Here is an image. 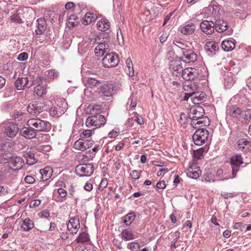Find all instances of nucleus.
<instances>
[{"label":"nucleus","instance_id":"obj_3","mask_svg":"<svg viewBox=\"0 0 251 251\" xmlns=\"http://www.w3.org/2000/svg\"><path fill=\"white\" fill-rule=\"evenodd\" d=\"M197 87L194 83L191 82L185 83L183 85V89L186 91H188L189 89H192L193 95L191 98V101L195 104H199L204 102L206 100L205 94L202 92L196 91Z\"/></svg>","mask_w":251,"mask_h":251},{"label":"nucleus","instance_id":"obj_43","mask_svg":"<svg viewBox=\"0 0 251 251\" xmlns=\"http://www.w3.org/2000/svg\"><path fill=\"white\" fill-rule=\"evenodd\" d=\"M12 157L9 153L2 154L0 156V162L1 163H6L10 162V161Z\"/></svg>","mask_w":251,"mask_h":251},{"label":"nucleus","instance_id":"obj_56","mask_svg":"<svg viewBox=\"0 0 251 251\" xmlns=\"http://www.w3.org/2000/svg\"><path fill=\"white\" fill-rule=\"evenodd\" d=\"M119 133V131L113 130L108 133V137L110 138H115L118 135Z\"/></svg>","mask_w":251,"mask_h":251},{"label":"nucleus","instance_id":"obj_22","mask_svg":"<svg viewBox=\"0 0 251 251\" xmlns=\"http://www.w3.org/2000/svg\"><path fill=\"white\" fill-rule=\"evenodd\" d=\"M82 81L85 86L90 88L96 87L101 83L98 77H83Z\"/></svg>","mask_w":251,"mask_h":251},{"label":"nucleus","instance_id":"obj_58","mask_svg":"<svg viewBox=\"0 0 251 251\" xmlns=\"http://www.w3.org/2000/svg\"><path fill=\"white\" fill-rule=\"evenodd\" d=\"M94 142L91 140H84V144H86L85 147H86V150L91 148L93 145Z\"/></svg>","mask_w":251,"mask_h":251},{"label":"nucleus","instance_id":"obj_40","mask_svg":"<svg viewBox=\"0 0 251 251\" xmlns=\"http://www.w3.org/2000/svg\"><path fill=\"white\" fill-rule=\"evenodd\" d=\"M95 17L91 13H87L82 19V23L84 25H87L95 21Z\"/></svg>","mask_w":251,"mask_h":251},{"label":"nucleus","instance_id":"obj_60","mask_svg":"<svg viewBox=\"0 0 251 251\" xmlns=\"http://www.w3.org/2000/svg\"><path fill=\"white\" fill-rule=\"evenodd\" d=\"M5 145L4 141L2 139H0V153L5 151L6 148Z\"/></svg>","mask_w":251,"mask_h":251},{"label":"nucleus","instance_id":"obj_5","mask_svg":"<svg viewBox=\"0 0 251 251\" xmlns=\"http://www.w3.org/2000/svg\"><path fill=\"white\" fill-rule=\"evenodd\" d=\"M27 125L30 127H32L36 131H45L49 129L50 123L40 119H30L27 122Z\"/></svg>","mask_w":251,"mask_h":251},{"label":"nucleus","instance_id":"obj_10","mask_svg":"<svg viewBox=\"0 0 251 251\" xmlns=\"http://www.w3.org/2000/svg\"><path fill=\"white\" fill-rule=\"evenodd\" d=\"M44 106V103L39 101H34L28 105L27 111L33 116L36 115L43 111Z\"/></svg>","mask_w":251,"mask_h":251},{"label":"nucleus","instance_id":"obj_57","mask_svg":"<svg viewBox=\"0 0 251 251\" xmlns=\"http://www.w3.org/2000/svg\"><path fill=\"white\" fill-rule=\"evenodd\" d=\"M84 188L87 191H90L93 189V185L89 182H86L84 186Z\"/></svg>","mask_w":251,"mask_h":251},{"label":"nucleus","instance_id":"obj_46","mask_svg":"<svg viewBox=\"0 0 251 251\" xmlns=\"http://www.w3.org/2000/svg\"><path fill=\"white\" fill-rule=\"evenodd\" d=\"M96 71H93L91 69H88L86 70L83 69L82 71V75L83 76H88V75H97L95 74Z\"/></svg>","mask_w":251,"mask_h":251},{"label":"nucleus","instance_id":"obj_42","mask_svg":"<svg viewBox=\"0 0 251 251\" xmlns=\"http://www.w3.org/2000/svg\"><path fill=\"white\" fill-rule=\"evenodd\" d=\"M89 235L85 232L81 233L76 239V242L78 243H86L89 241Z\"/></svg>","mask_w":251,"mask_h":251},{"label":"nucleus","instance_id":"obj_59","mask_svg":"<svg viewBox=\"0 0 251 251\" xmlns=\"http://www.w3.org/2000/svg\"><path fill=\"white\" fill-rule=\"evenodd\" d=\"M120 36L119 35V32L118 31L117 33V39H118V42L120 44H123V43H124L123 37V35L122 34L121 31L120 30Z\"/></svg>","mask_w":251,"mask_h":251},{"label":"nucleus","instance_id":"obj_35","mask_svg":"<svg viewBox=\"0 0 251 251\" xmlns=\"http://www.w3.org/2000/svg\"><path fill=\"white\" fill-rule=\"evenodd\" d=\"M187 176L191 178L196 179L200 176L199 170H194L193 167L190 166L187 169Z\"/></svg>","mask_w":251,"mask_h":251},{"label":"nucleus","instance_id":"obj_9","mask_svg":"<svg viewBox=\"0 0 251 251\" xmlns=\"http://www.w3.org/2000/svg\"><path fill=\"white\" fill-rule=\"evenodd\" d=\"M230 164L232 166V174L233 178L236 177V174L239 170V166L243 163V158L240 154H234L230 159Z\"/></svg>","mask_w":251,"mask_h":251},{"label":"nucleus","instance_id":"obj_54","mask_svg":"<svg viewBox=\"0 0 251 251\" xmlns=\"http://www.w3.org/2000/svg\"><path fill=\"white\" fill-rule=\"evenodd\" d=\"M189 92L185 93V95L184 96L183 99L185 100H188V99L191 98V99L193 95V91L192 89H189Z\"/></svg>","mask_w":251,"mask_h":251},{"label":"nucleus","instance_id":"obj_55","mask_svg":"<svg viewBox=\"0 0 251 251\" xmlns=\"http://www.w3.org/2000/svg\"><path fill=\"white\" fill-rule=\"evenodd\" d=\"M187 119L186 118V115L182 113L180 116L179 123L181 125H184L185 124V123L187 122Z\"/></svg>","mask_w":251,"mask_h":251},{"label":"nucleus","instance_id":"obj_53","mask_svg":"<svg viewBox=\"0 0 251 251\" xmlns=\"http://www.w3.org/2000/svg\"><path fill=\"white\" fill-rule=\"evenodd\" d=\"M92 132H93L92 130H90V129L85 130L81 133L82 135L81 136L82 137V136H83V137H89L92 135Z\"/></svg>","mask_w":251,"mask_h":251},{"label":"nucleus","instance_id":"obj_64","mask_svg":"<svg viewBox=\"0 0 251 251\" xmlns=\"http://www.w3.org/2000/svg\"><path fill=\"white\" fill-rule=\"evenodd\" d=\"M174 12H170L169 14L167 15L165 18L163 25L167 24V22L170 20L171 17L173 15Z\"/></svg>","mask_w":251,"mask_h":251},{"label":"nucleus","instance_id":"obj_51","mask_svg":"<svg viewBox=\"0 0 251 251\" xmlns=\"http://www.w3.org/2000/svg\"><path fill=\"white\" fill-rule=\"evenodd\" d=\"M41 201L39 200H35L30 202L29 206L31 208H34L39 205Z\"/></svg>","mask_w":251,"mask_h":251},{"label":"nucleus","instance_id":"obj_30","mask_svg":"<svg viewBox=\"0 0 251 251\" xmlns=\"http://www.w3.org/2000/svg\"><path fill=\"white\" fill-rule=\"evenodd\" d=\"M97 26L99 30L105 31L110 28V23L106 19H101L97 22Z\"/></svg>","mask_w":251,"mask_h":251},{"label":"nucleus","instance_id":"obj_18","mask_svg":"<svg viewBox=\"0 0 251 251\" xmlns=\"http://www.w3.org/2000/svg\"><path fill=\"white\" fill-rule=\"evenodd\" d=\"M80 227L78 218L76 217L71 218L67 225L68 230L72 234H76Z\"/></svg>","mask_w":251,"mask_h":251},{"label":"nucleus","instance_id":"obj_14","mask_svg":"<svg viewBox=\"0 0 251 251\" xmlns=\"http://www.w3.org/2000/svg\"><path fill=\"white\" fill-rule=\"evenodd\" d=\"M23 159L18 156L12 155V157L8 164L9 169L13 171H18L23 167Z\"/></svg>","mask_w":251,"mask_h":251},{"label":"nucleus","instance_id":"obj_2","mask_svg":"<svg viewBox=\"0 0 251 251\" xmlns=\"http://www.w3.org/2000/svg\"><path fill=\"white\" fill-rule=\"evenodd\" d=\"M174 44L176 46L181 50L182 56L181 57V59H182V60L187 61V62H194L197 60V54L192 49L188 48L186 45L181 42L177 41H176Z\"/></svg>","mask_w":251,"mask_h":251},{"label":"nucleus","instance_id":"obj_49","mask_svg":"<svg viewBox=\"0 0 251 251\" xmlns=\"http://www.w3.org/2000/svg\"><path fill=\"white\" fill-rule=\"evenodd\" d=\"M58 196L60 198H63L66 196L67 192L63 188H59L57 189Z\"/></svg>","mask_w":251,"mask_h":251},{"label":"nucleus","instance_id":"obj_41","mask_svg":"<svg viewBox=\"0 0 251 251\" xmlns=\"http://www.w3.org/2000/svg\"><path fill=\"white\" fill-rule=\"evenodd\" d=\"M135 218V214L134 212H131L124 217L123 222L126 225L129 226L134 221Z\"/></svg>","mask_w":251,"mask_h":251},{"label":"nucleus","instance_id":"obj_32","mask_svg":"<svg viewBox=\"0 0 251 251\" xmlns=\"http://www.w3.org/2000/svg\"><path fill=\"white\" fill-rule=\"evenodd\" d=\"M52 170L50 168L46 167L40 170V174L42 176V178L44 181L47 180L50 178L52 175Z\"/></svg>","mask_w":251,"mask_h":251},{"label":"nucleus","instance_id":"obj_17","mask_svg":"<svg viewBox=\"0 0 251 251\" xmlns=\"http://www.w3.org/2000/svg\"><path fill=\"white\" fill-rule=\"evenodd\" d=\"M238 149L239 151L247 152L251 150V139L242 138L238 141Z\"/></svg>","mask_w":251,"mask_h":251},{"label":"nucleus","instance_id":"obj_37","mask_svg":"<svg viewBox=\"0 0 251 251\" xmlns=\"http://www.w3.org/2000/svg\"><path fill=\"white\" fill-rule=\"evenodd\" d=\"M22 14V10H18L15 13L11 16V20L13 22L18 23H22V17L21 15Z\"/></svg>","mask_w":251,"mask_h":251},{"label":"nucleus","instance_id":"obj_29","mask_svg":"<svg viewBox=\"0 0 251 251\" xmlns=\"http://www.w3.org/2000/svg\"><path fill=\"white\" fill-rule=\"evenodd\" d=\"M228 27V24L226 22L223 20H217L215 24V28L218 32H223L226 31Z\"/></svg>","mask_w":251,"mask_h":251},{"label":"nucleus","instance_id":"obj_33","mask_svg":"<svg viewBox=\"0 0 251 251\" xmlns=\"http://www.w3.org/2000/svg\"><path fill=\"white\" fill-rule=\"evenodd\" d=\"M24 157L26 159V163L29 165H32L37 162V159L34 157V154L33 153L26 152L24 154Z\"/></svg>","mask_w":251,"mask_h":251},{"label":"nucleus","instance_id":"obj_34","mask_svg":"<svg viewBox=\"0 0 251 251\" xmlns=\"http://www.w3.org/2000/svg\"><path fill=\"white\" fill-rule=\"evenodd\" d=\"M78 22V17L75 15H71L68 19V26L70 28L75 27Z\"/></svg>","mask_w":251,"mask_h":251},{"label":"nucleus","instance_id":"obj_38","mask_svg":"<svg viewBox=\"0 0 251 251\" xmlns=\"http://www.w3.org/2000/svg\"><path fill=\"white\" fill-rule=\"evenodd\" d=\"M121 235L122 237L126 241L134 239V236L132 232L128 229L123 230L121 232Z\"/></svg>","mask_w":251,"mask_h":251},{"label":"nucleus","instance_id":"obj_15","mask_svg":"<svg viewBox=\"0 0 251 251\" xmlns=\"http://www.w3.org/2000/svg\"><path fill=\"white\" fill-rule=\"evenodd\" d=\"M200 27L202 32L207 35L211 34L215 29V24L212 21L207 20L202 22Z\"/></svg>","mask_w":251,"mask_h":251},{"label":"nucleus","instance_id":"obj_8","mask_svg":"<svg viewBox=\"0 0 251 251\" xmlns=\"http://www.w3.org/2000/svg\"><path fill=\"white\" fill-rule=\"evenodd\" d=\"M119 61L118 55L113 52L107 53L102 59V65L105 68L115 67Z\"/></svg>","mask_w":251,"mask_h":251},{"label":"nucleus","instance_id":"obj_25","mask_svg":"<svg viewBox=\"0 0 251 251\" xmlns=\"http://www.w3.org/2000/svg\"><path fill=\"white\" fill-rule=\"evenodd\" d=\"M235 47V41L232 38H228L224 40L222 43V49L226 51L233 50Z\"/></svg>","mask_w":251,"mask_h":251},{"label":"nucleus","instance_id":"obj_31","mask_svg":"<svg viewBox=\"0 0 251 251\" xmlns=\"http://www.w3.org/2000/svg\"><path fill=\"white\" fill-rule=\"evenodd\" d=\"M34 224L33 222L27 218H25L23 222L22 228L25 231H28L34 227Z\"/></svg>","mask_w":251,"mask_h":251},{"label":"nucleus","instance_id":"obj_52","mask_svg":"<svg viewBox=\"0 0 251 251\" xmlns=\"http://www.w3.org/2000/svg\"><path fill=\"white\" fill-rule=\"evenodd\" d=\"M25 181L27 183L32 184L35 182V179L31 176H27L25 178Z\"/></svg>","mask_w":251,"mask_h":251},{"label":"nucleus","instance_id":"obj_48","mask_svg":"<svg viewBox=\"0 0 251 251\" xmlns=\"http://www.w3.org/2000/svg\"><path fill=\"white\" fill-rule=\"evenodd\" d=\"M125 70L126 74H127L129 76H133L134 75V72L133 66L126 67Z\"/></svg>","mask_w":251,"mask_h":251},{"label":"nucleus","instance_id":"obj_7","mask_svg":"<svg viewBox=\"0 0 251 251\" xmlns=\"http://www.w3.org/2000/svg\"><path fill=\"white\" fill-rule=\"evenodd\" d=\"M94 171V166L90 163L78 165L75 170L76 174L81 176H89L93 174Z\"/></svg>","mask_w":251,"mask_h":251},{"label":"nucleus","instance_id":"obj_44","mask_svg":"<svg viewBox=\"0 0 251 251\" xmlns=\"http://www.w3.org/2000/svg\"><path fill=\"white\" fill-rule=\"evenodd\" d=\"M127 247L132 251H139L140 249L139 244L135 242L129 243Z\"/></svg>","mask_w":251,"mask_h":251},{"label":"nucleus","instance_id":"obj_16","mask_svg":"<svg viewBox=\"0 0 251 251\" xmlns=\"http://www.w3.org/2000/svg\"><path fill=\"white\" fill-rule=\"evenodd\" d=\"M19 130L17 125L13 123H8L5 126V132L6 135L10 138L15 137Z\"/></svg>","mask_w":251,"mask_h":251},{"label":"nucleus","instance_id":"obj_23","mask_svg":"<svg viewBox=\"0 0 251 251\" xmlns=\"http://www.w3.org/2000/svg\"><path fill=\"white\" fill-rule=\"evenodd\" d=\"M113 86L111 84H103L100 87L99 93L101 96H111L113 94Z\"/></svg>","mask_w":251,"mask_h":251},{"label":"nucleus","instance_id":"obj_4","mask_svg":"<svg viewBox=\"0 0 251 251\" xmlns=\"http://www.w3.org/2000/svg\"><path fill=\"white\" fill-rule=\"evenodd\" d=\"M106 120L104 116L98 114L91 116L87 118L85 125L88 127L96 129L104 126Z\"/></svg>","mask_w":251,"mask_h":251},{"label":"nucleus","instance_id":"obj_50","mask_svg":"<svg viewBox=\"0 0 251 251\" xmlns=\"http://www.w3.org/2000/svg\"><path fill=\"white\" fill-rule=\"evenodd\" d=\"M107 184L108 181L107 179L103 178L99 185V188L100 189H103V188H105L107 186Z\"/></svg>","mask_w":251,"mask_h":251},{"label":"nucleus","instance_id":"obj_1","mask_svg":"<svg viewBox=\"0 0 251 251\" xmlns=\"http://www.w3.org/2000/svg\"><path fill=\"white\" fill-rule=\"evenodd\" d=\"M204 111L201 106L192 107L189 109L188 118L191 119V124L195 128L202 126V125L206 120L205 117H203Z\"/></svg>","mask_w":251,"mask_h":251},{"label":"nucleus","instance_id":"obj_28","mask_svg":"<svg viewBox=\"0 0 251 251\" xmlns=\"http://www.w3.org/2000/svg\"><path fill=\"white\" fill-rule=\"evenodd\" d=\"M196 26L193 23L187 24L182 27H180L179 30L184 35H190L193 34L195 30Z\"/></svg>","mask_w":251,"mask_h":251},{"label":"nucleus","instance_id":"obj_47","mask_svg":"<svg viewBox=\"0 0 251 251\" xmlns=\"http://www.w3.org/2000/svg\"><path fill=\"white\" fill-rule=\"evenodd\" d=\"M28 55L27 53L25 52H22L18 55L17 59L19 61H24L28 58Z\"/></svg>","mask_w":251,"mask_h":251},{"label":"nucleus","instance_id":"obj_13","mask_svg":"<svg viewBox=\"0 0 251 251\" xmlns=\"http://www.w3.org/2000/svg\"><path fill=\"white\" fill-rule=\"evenodd\" d=\"M67 106L66 102L63 100L61 103V105H57L56 106L52 107L50 109V115L53 117H60L65 112L67 108Z\"/></svg>","mask_w":251,"mask_h":251},{"label":"nucleus","instance_id":"obj_26","mask_svg":"<svg viewBox=\"0 0 251 251\" xmlns=\"http://www.w3.org/2000/svg\"><path fill=\"white\" fill-rule=\"evenodd\" d=\"M204 49L207 52L211 53V54H215L219 50V46L215 41H211L206 43Z\"/></svg>","mask_w":251,"mask_h":251},{"label":"nucleus","instance_id":"obj_61","mask_svg":"<svg viewBox=\"0 0 251 251\" xmlns=\"http://www.w3.org/2000/svg\"><path fill=\"white\" fill-rule=\"evenodd\" d=\"M156 187L159 189H163L165 187L166 185L164 181H160L157 183Z\"/></svg>","mask_w":251,"mask_h":251},{"label":"nucleus","instance_id":"obj_20","mask_svg":"<svg viewBox=\"0 0 251 251\" xmlns=\"http://www.w3.org/2000/svg\"><path fill=\"white\" fill-rule=\"evenodd\" d=\"M36 27L35 32L37 35H41L46 30L47 22L44 18H39L36 20Z\"/></svg>","mask_w":251,"mask_h":251},{"label":"nucleus","instance_id":"obj_45","mask_svg":"<svg viewBox=\"0 0 251 251\" xmlns=\"http://www.w3.org/2000/svg\"><path fill=\"white\" fill-rule=\"evenodd\" d=\"M130 176L133 179L137 180L140 178L141 174L137 170H133L130 172Z\"/></svg>","mask_w":251,"mask_h":251},{"label":"nucleus","instance_id":"obj_19","mask_svg":"<svg viewBox=\"0 0 251 251\" xmlns=\"http://www.w3.org/2000/svg\"><path fill=\"white\" fill-rule=\"evenodd\" d=\"M15 87L18 90L29 88L32 85V82L29 83L27 77H19L15 83Z\"/></svg>","mask_w":251,"mask_h":251},{"label":"nucleus","instance_id":"obj_21","mask_svg":"<svg viewBox=\"0 0 251 251\" xmlns=\"http://www.w3.org/2000/svg\"><path fill=\"white\" fill-rule=\"evenodd\" d=\"M182 61L186 62V61H184L182 60V59L181 60H174L171 61L170 64V70L174 73L175 72H176L177 73H180V72L183 70H182Z\"/></svg>","mask_w":251,"mask_h":251},{"label":"nucleus","instance_id":"obj_63","mask_svg":"<svg viewBox=\"0 0 251 251\" xmlns=\"http://www.w3.org/2000/svg\"><path fill=\"white\" fill-rule=\"evenodd\" d=\"M221 195L225 199L232 198L233 197V194L231 193L223 192L221 193Z\"/></svg>","mask_w":251,"mask_h":251},{"label":"nucleus","instance_id":"obj_6","mask_svg":"<svg viewBox=\"0 0 251 251\" xmlns=\"http://www.w3.org/2000/svg\"><path fill=\"white\" fill-rule=\"evenodd\" d=\"M208 132L204 128L197 129L193 135V140L194 143L198 146L203 144L208 139Z\"/></svg>","mask_w":251,"mask_h":251},{"label":"nucleus","instance_id":"obj_39","mask_svg":"<svg viewBox=\"0 0 251 251\" xmlns=\"http://www.w3.org/2000/svg\"><path fill=\"white\" fill-rule=\"evenodd\" d=\"M86 145L84 144V140L79 139L75 142L74 147L77 150L84 151L86 150V147H85Z\"/></svg>","mask_w":251,"mask_h":251},{"label":"nucleus","instance_id":"obj_62","mask_svg":"<svg viewBox=\"0 0 251 251\" xmlns=\"http://www.w3.org/2000/svg\"><path fill=\"white\" fill-rule=\"evenodd\" d=\"M75 7V3L73 2H68L65 6L66 9L69 10Z\"/></svg>","mask_w":251,"mask_h":251},{"label":"nucleus","instance_id":"obj_24","mask_svg":"<svg viewBox=\"0 0 251 251\" xmlns=\"http://www.w3.org/2000/svg\"><path fill=\"white\" fill-rule=\"evenodd\" d=\"M20 132L21 135L27 139L34 138L36 136V132L33 128L30 127H23Z\"/></svg>","mask_w":251,"mask_h":251},{"label":"nucleus","instance_id":"obj_36","mask_svg":"<svg viewBox=\"0 0 251 251\" xmlns=\"http://www.w3.org/2000/svg\"><path fill=\"white\" fill-rule=\"evenodd\" d=\"M47 93V88L43 86L38 85L35 87L34 95L42 97Z\"/></svg>","mask_w":251,"mask_h":251},{"label":"nucleus","instance_id":"obj_27","mask_svg":"<svg viewBox=\"0 0 251 251\" xmlns=\"http://www.w3.org/2000/svg\"><path fill=\"white\" fill-rule=\"evenodd\" d=\"M227 116L232 117H238L241 113V110L236 106H230L226 109Z\"/></svg>","mask_w":251,"mask_h":251},{"label":"nucleus","instance_id":"obj_11","mask_svg":"<svg viewBox=\"0 0 251 251\" xmlns=\"http://www.w3.org/2000/svg\"><path fill=\"white\" fill-rule=\"evenodd\" d=\"M199 73L198 70L194 68H188L183 70L181 76L186 81L194 80L199 76Z\"/></svg>","mask_w":251,"mask_h":251},{"label":"nucleus","instance_id":"obj_12","mask_svg":"<svg viewBox=\"0 0 251 251\" xmlns=\"http://www.w3.org/2000/svg\"><path fill=\"white\" fill-rule=\"evenodd\" d=\"M98 40H100V38L97 36L95 39L96 43L98 44L95 50V53L97 55H103L109 49V46L105 40H102L101 42H99Z\"/></svg>","mask_w":251,"mask_h":251}]
</instances>
